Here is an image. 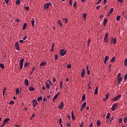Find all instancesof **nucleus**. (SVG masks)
Returning a JSON list of instances; mask_svg holds the SVG:
<instances>
[{"mask_svg":"<svg viewBox=\"0 0 127 127\" xmlns=\"http://www.w3.org/2000/svg\"><path fill=\"white\" fill-rule=\"evenodd\" d=\"M16 93L17 95H18V94H19V89L17 88L16 89Z\"/></svg>","mask_w":127,"mask_h":127,"instance_id":"4c0bfd02","label":"nucleus"},{"mask_svg":"<svg viewBox=\"0 0 127 127\" xmlns=\"http://www.w3.org/2000/svg\"><path fill=\"white\" fill-rule=\"evenodd\" d=\"M124 65L125 66H127V59H126L124 61Z\"/></svg>","mask_w":127,"mask_h":127,"instance_id":"f704fd0d","label":"nucleus"},{"mask_svg":"<svg viewBox=\"0 0 127 127\" xmlns=\"http://www.w3.org/2000/svg\"><path fill=\"white\" fill-rule=\"evenodd\" d=\"M37 100H33V107L34 108H35V107H36V105H37Z\"/></svg>","mask_w":127,"mask_h":127,"instance_id":"9b49d317","label":"nucleus"},{"mask_svg":"<svg viewBox=\"0 0 127 127\" xmlns=\"http://www.w3.org/2000/svg\"><path fill=\"white\" fill-rule=\"evenodd\" d=\"M115 60H116V58L114 57L111 59V62L112 63H114L115 62Z\"/></svg>","mask_w":127,"mask_h":127,"instance_id":"bb28decb","label":"nucleus"},{"mask_svg":"<svg viewBox=\"0 0 127 127\" xmlns=\"http://www.w3.org/2000/svg\"><path fill=\"white\" fill-rule=\"evenodd\" d=\"M66 126L67 127H71V125H70V123H67L66 124Z\"/></svg>","mask_w":127,"mask_h":127,"instance_id":"4d7b16f0","label":"nucleus"},{"mask_svg":"<svg viewBox=\"0 0 127 127\" xmlns=\"http://www.w3.org/2000/svg\"><path fill=\"white\" fill-rule=\"evenodd\" d=\"M104 42L106 43H108V37H105V38H104Z\"/></svg>","mask_w":127,"mask_h":127,"instance_id":"c9c22d12","label":"nucleus"},{"mask_svg":"<svg viewBox=\"0 0 127 127\" xmlns=\"http://www.w3.org/2000/svg\"><path fill=\"white\" fill-rule=\"evenodd\" d=\"M106 99H109V93H107L106 95Z\"/></svg>","mask_w":127,"mask_h":127,"instance_id":"13d9d810","label":"nucleus"},{"mask_svg":"<svg viewBox=\"0 0 127 127\" xmlns=\"http://www.w3.org/2000/svg\"><path fill=\"white\" fill-rule=\"evenodd\" d=\"M89 127H93V122L90 124Z\"/></svg>","mask_w":127,"mask_h":127,"instance_id":"338daca9","label":"nucleus"},{"mask_svg":"<svg viewBox=\"0 0 127 127\" xmlns=\"http://www.w3.org/2000/svg\"><path fill=\"white\" fill-rule=\"evenodd\" d=\"M49 83L50 85H51V86H52V85H53V83L52 82H51V81H50L49 82Z\"/></svg>","mask_w":127,"mask_h":127,"instance_id":"69168bd1","label":"nucleus"},{"mask_svg":"<svg viewBox=\"0 0 127 127\" xmlns=\"http://www.w3.org/2000/svg\"><path fill=\"white\" fill-rule=\"evenodd\" d=\"M47 8V9L49 8V5H48L47 3L45 4L44 5V9H46Z\"/></svg>","mask_w":127,"mask_h":127,"instance_id":"b1692460","label":"nucleus"},{"mask_svg":"<svg viewBox=\"0 0 127 127\" xmlns=\"http://www.w3.org/2000/svg\"><path fill=\"white\" fill-rule=\"evenodd\" d=\"M0 67L2 68V69H4V65L3 64H0Z\"/></svg>","mask_w":127,"mask_h":127,"instance_id":"72a5a7b5","label":"nucleus"},{"mask_svg":"<svg viewBox=\"0 0 127 127\" xmlns=\"http://www.w3.org/2000/svg\"><path fill=\"white\" fill-rule=\"evenodd\" d=\"M46 87L48 89H49L50 88V85L48 83H46Z\"/></svg>","mask_w":127,"mask_h":127,"instance_id":"c03bdc74","label":"nucleus"},{"mask_svg":"<svg viewBox=\"0 0 127 127\" xmlns=\"http://www.w3.org/2000/svg\"><path fill=\"white\" fill-rule=\"evenodd\" d=\"M87 74H88V75H90V70H87Z\"/></svg>","mask_w":127,"mask_h":127,"instance_id":"774afa93","label":"nucleus"},{"mask_svg":"<svg viewBox=\"0 0 127 127\" xmlns=\"http://www.w3.org/2000/svg\"><path fill=\"white\" fill-rule=\"evenodd\" d=\"M59 121V123L60 124H62V119H60Z\"/></svg>","mask_w":127,"mask_h":127,"instance_id":"e2e57ef3","label":"nucleus"},{"mask_svg":"<svg viewBox=\"0 0 127 127\" xmlns=\"http://www.w3.org/2000/svg\"><path fill=\"white\" fill-rule=\"evenodd\" d=\"M107 1H108V0H104V4H106V3H107Z\"/></svg>","mask_w":127,"mask_h":127,"instance_id":"0e129e2a","label":"nucleus"},{"mask_svg":"<svg viewBox=\"0 0 127 127\" xmlns=\"http://www.w3.org/2000/svg\"><path fill=\"white\" fill-rule=\"evenodd\" d=\"M66 67H67L68 69H70V68H71V64H69L66 65Z\"/></svg>","mask_w":127,"mask_h":127,"instance_id":"37998d69","label":"nucleus"},{"mask_svg":"<svg viewBox=\"0 0 127 127\" xmlns=\"http://www.w3.org/2000/svg\"><path fill=\"white\" fill-rule=\"evenodd\" d=\"M29 66V63H26L24 64V67H28Z\"/></svg>","mask_w":127,"mask_h":127,"instance_id":"473e14b6","label":"nucleus"},{"mask_svg":"<svg viewBox=\"0 0 127 127\" xmlns=\"http://www.w3.org/2000/svg\"><path fill=\"white\" fill-rule=\"evenodd\" d=\"M35 22V21L34 20V19L33 18L32 20H31V24L32 26H34V23Z\"/></svg>","mask_w":127,"mask_h":127,"instance_id":"393cba45","label":"nucleus"},{"mask_svg":"<svg viewBox=\"0 0 127 127\" xmlns=\"http://www.w3.org/2000/svg\"><path fill=\"white\" fill-rule=\"evenodd\" d=\"M58 23L59 25H60V26H61V27L63 26V23H62V22H61L60 20L58 21Z\"/></svg>","mask_w":127,"mask_h":127,"instance_id":"aec40b11","label":"nucleus"},{"mask_svg":"<svg viewBox=\"0 0 127 127\" xmlns=\"http://www.w3.org/2000/svg\"><path fill=\"white\" fill-rule=\"evenodd\" d=\"M83 126H84V122H82V123H81L80 127H83Z\"/></svg>","mask_w":127,"mask_h":127,"instance_id":"bf43d9fd","label":"nucleus"},{"mask_svg":"<svg viewBox=\"0 0 127 127\" xmlns=\"http://www.w3.org/2000/svg\"><path fill=\"white\" fill-rule=\"evenodd\" d=\"M127 118L125 117L124 118V123H127Z\"/></svg>","mask_w":127,"mask_h":127,"instance_id":"864d4df0","label":"nucleus"},{"mask_svg":"<svg viewBox=\"0 0 127 127\" xmlns=\"http://www.w3.org/2000/svg\"><path fill=\"white\" fill-rule=\"evenodd\" d=\"M118 105V103H115L112 105L111 110L113 112H114L115 111V109H116V108H117Z\"/></svg>","mask_w":127,"mask_h":127,"instance_id":"20e7f679","label":"nucleus"},{"mask_svg":"<svg viewBox=\"0 0 127 127\" xmlns=\"http://www.w3.org/2000/svg\"><path fill=\"white\" fill-rule=\"evenodd\" d=\"M119 123H123V118H121L119 119Z\"/></svg>","mask_w":127,"mask_h":127,"instance_id":"a18cd8bd","label":"nucleus"},{"mask_svg":"<svg viewBox=\"0 0 127 127\" xmlns=\"http://www.w3.org/2000/svg\"><path fill=\"white\" fill-rule=\"evenodd\" d=\"M71 119L73 121H75V116H74V113L73 111L71 112Z\"/></svg>","mask_w":127,"mask_h":127,"instance_id":"4468645a","label":"nucleus"},{"mask_svg":"<svg viewBox=\"0 0 127 127\" xmlns=\"http://www.w3.org/2000/svg\"><path fill=\"white\" fill-rule=\"evenodd\" d=\"M111 41L113 42V43H114V44H116V43H117V39H116V38H112Z\"/></svg>","mask_w":127,"mask_h":127,"instance_id":"ddd939ff","label":"nucleus"},{"mask_svg":"<svg viewBox=\"0 0 127 127\" xmlns=\"http://www.w3.org/2000/svg\"><path fill=\"white\" fill-rule=\"evenodd\" d=\"M62 86H63V81H61L60 83V87L61 90H62Z\"/></svg>","mask_w":127,"mask_h":127,"instance_id":"7c9ffc66","label":"nucleus"},{"mask_svg":"<svg viewBox=\"0 0 127 127\" xmlns=\"http://www.w3.org/2000/svg\"><path fill=\"white\" fill-rule=\"evenodd\" d=\"M121 97H122V95L121 94H119L116 97H114V99H113V101H118V100H119V99H120Z\"/></svg>","mask_w":127,"mask_h":127,"instance_id":"39448f33","label":"nucleus"},{"mask_svg":"<svg viewBox=\"0 0 127 127\" xmlns=\"http://www.w3.org/2000/svg\"><path fill=\"white\" fill-rule=\"evenodd\" d=\"M127 73H126L124 76V80H127Z\"/></svg>","mask_w":127,"mask_h":127,"instance_id":"8fccbe9b","label":"nucleus"},{"mask_svg":"<svg viewBox=\"0 0 127 127\" xmlns=\"http://www.w3.org/2000/svg\"><path fill=\"white\" fill-rule=\"evenodd\" d=\"M57 59H58V55H55V60H57Z\"/></svg>","mask_w":127,"mask_h":127,"instance_id":"49530a36","label":"nucleus"},{"mask_svg":"<svg viewBox=\"0 0 127 127\" xmlns=\"http://www.w3.org/2000/svg\"><path fill=\"white\" fill-rule=\"evenodd\" d=\"M14 104V102L12 101H11L10 102H9V104L10 105H13Z\"/></svg>","mask_w":127,"mask_h":127,"instance_id":"3c124183","label":"nucleus"},{"mask_svg":"<svg viewBox=\"0 0 127 127\" xmlns=\"http://www.w3.org/2000/svg\"><path fill=\"white\" fill-rule=\"evenodd\" d=\"M82 16H83L84 20H86V16H87V13H83Z\"/></svg>","mask_w":127,"mask_h":127,"instance_id":"6ab92c4d","label":"nucleus"},{"mask_svg":"<svg viewBox=\"0 0 127 127\" xmlns=\"http://www.w3.org/2000/svg\"><path fill=\"white\" fill-rule=\"evenodd\" d=\"M15 48L16 49V50H18V51H19V44L18 43V42L15 43Z\"/></svg>","mask_w":127,"mask_h":127,"instance_id":"423d86ee","label":"nucleus"},{"mask_svg":"<svg viewBox=\"0 0 127 127\" xmlns=\"http://www.w3.org/2000/svg\"><path fill=\"white\" fill-rule=\"evenodd\" d=\"M45 65H46V62H43L40 64V66H45Z\"/></svg>","mask_w":127,"mask_h":127,"instance_id":"4be33fe9","label":"nucleus"},{"mask_svg":"<svg viewBox=\"0 0 127 127\" xmlns=\"http://www.w3.org/2000/svg\"><path fill=\"white\" fill-rule=\"evenodd\" d=\"M26 26H27V23H24L23 26V29H25L26 28Z\"/></svg>","mask_w":127,"mask_h":127,"instance_id":"a878e982","label":"nucleus"},{"mask_svg":"<svg viewBox=\"0 0 127 127\" xmlns=\"http://www.w3.org/2000/svg\"><path fill=\"white\" fill-rule=\"evenodd\" d=\"M97 125L98 127H100V126H101V121L98 120L97 122Z\"/></svg>","mask_w":127,"mask_h":127,"instance_id":"cd10ccee","label":"nucleus"},{"mask_svg":"<svg viewBox=\"0 0 127 127\" xmlns=\"http://www.w3.org/2000/svg\"><path fill=\"white\" fill-rule=\"evenodd\" d=\"M9 121H10V119L6 118L4 120L3 123L5 125L6 124H7V123H8Z\"/></svg>","mask_w":127,"mask_h":127,"instance_id":"1a4fd4ad","label":"nucleus"},{"mask_svg":"<svg viewBox=\"0 0 127 127\" xmlns=\"http://www.w3.org/2000/svg\"><path fill=\"white\" fill-rule=\"evenodd\" d=\"M121 76L122 74L121 73H119L118 75L119 84H120V83H121V82L123 81V77H122Z\"/></svg>","mask_w":127,"mask_h":127,"instance_id":"f03ea898","label":"nucleus"},{"mask_svg":"<svg viewBox=\"0 0 127 127\" xmlns=\"http://www.w3.org/2000/svg\"><path fill=\"white\" fill-rule=\"evenodd\" d=\"M90 85H91V83H88L87 85V86L88 87V89H91V87H90Z\"/></svg>","mask_w":127,"mask_h":127,"instance_id":"680f3d73","label":"nucleus"},{"mask_svg":"<svg viewBox=\"0 0 127 127\" xmlns=\"http://www.w3.org/2000/svg\"><path fill=\"white\" fill-rule=\"evenodd\" d=\"M109 59H110V57L109 56H106L105 57V60H104V64H106V63H107V61H108Z\"/></svg>","mask_w":127,"mask_h":127,"instance_id":"9d476101","label":"nucleus"},{"mask_svg":"<svg viewBox=\"0 0 127 127\" xmlns=\"http://www.w3.org/2000/svg\"><path fill=\"white\" fill-rule=\"evenodd\" d=\"M90 43H91V39H89L88 40V43H87L88 46H90Z\"/></svg>","mask_w":127,"mask_h":127,"instance_id":"ea45409f","label":"nucleus"},{"mask_svg":"<svg viewBox=\"0 0 127 127\" xmlns=\"http://www.w3.org/2000/svg\"><path fill=\"white\" fill-rule=\"evenodd\" d=\"M66 52H67V51H66L64 49H62V50H60V54H61V55H62V56H64V55H65V54H66Z\"/></svg>","mask_w":127,"mask_h":127,"instance_id":"7ed1b4c3","label":"nucleus"},{"mask_svg":"<svg viewBox=\"0 0 127 127\" xmlns=\"http://www.w3.org/2000/svg\"><path fill=\"white\" fill-rule=\"evenodd\" d=\"M69 4L70 5H72V0H69Z\"/></svg>","mask_w":127,"mask_h":127,"instance_id":"6e6d98bb","label":"nucleus"},{"mask_svg":"<svg viewBox=\"0 0 127 127\" xmlns=\"http://www.w3.org/2000/svg\"><path fill=\"white\" fill-rule=\"evenodd\" d=\"M42 96H40L37 98V101H42Z\"/></svg>","mask_w":127,"mask_h":127,"instance_id":"a19ab883","label":"nucleus"},{"mask_svg":"<svg viewBox=\"0 0 127 127\" xmlns=\"http://www.w3.org/2000/svg\"><path fill=\"white\" fill-rule=\"evenodd\" d=\"M73 6L75 7V8H77V2H74L73 3Z\"/></svg>","mask_w":127,"mask_h":127,"instance_id":"58836bf2","label":"nucleus"},{"mask_svg":"<svg viewBox=\"0 0 127 127\" xmlns=\"http://www.w3.org/2000/svg\"><path fill=\"white\" fill-rule=\"evenodd\" d=\"M59 109H62L63 108H64V103L63 102H62L60 105L58 106Z\"/></svg>","mask_w":127,"mask_h":127,"instance_id":"0eeeda50","label":"nucleus"},{"mask_svg":"<svg viewBox=\"0 0 127 127\" xmlns=\"http://www.w3.org/2000/svg\"><path fill=\"white\" fill-rule=\"evenodd\" d=\"M85 71H86V70L85 69V68H83L81 72V75L82 78H83V77L85 76Z\"/></svg>","mask_w":127,"mask_h":127,"instance_id":"6e6552de","label":"nucleus"},{"mask_svg":"<svg viewBox=\"0 0 127 127\" xmlns=\"http://www.w3.org/2000/svg\"><path fill=\"white\" fill-rule=\"evenodd\" d=\"M23 62H24V59H21L19 60L20 69H22L23 67Z\"/></svg>","mask_w":127,"mask_h":127,"instance_id":"f257e3e1","label":"nucleus"},{"mask_svg":"<svg viewBox=\"0 0 127 127\" xmlns=\"http://www.w3.org/2000/svg\"><path fill=\"white\" fill-rule=\"evenodd\" d=\"M59 94H60V93H58V94H57L54 97V98L53 99V102H54V101H55V99L57 98H58V96H59Z\"/></svg>","mask_w":127,"mask_h":127,"instance_id":"f8f14e48","label":"nucleus"},{"mask_svg":"<svg viewBox=\"0 0 127 127\" xmlns=\"http://www.w3.org/2000/svg\"><path fill=\"white\" fill-rule=\"evenodd\" d=\"M15 3L16 4H19V3H20V0H16Z\"/></svg>","mask_w":127,"mask_h":127,"instance_id":"e433bc0d","label":"nucleus"},{"mask_svg":"<svg viewBox=\"0 0 127 127\" xmlns=\"http://www.w3.org/2000/svg\"><path fill=\"white\" fill-rule=\"evenodd\" d=\"M86 106H87V102H84L82 104L81 107H82V108H85Z\"/></svg>","mask_w":127,"mask_h":127,"instance_id":"a211bd4d","label":"nucleus"},{"mask_svg":"<svg viewBox=\"0 0 127 127\" xmlns=\"http://www.w3.org/2000/svg\"><path fill=\"white\" fill-rule=\"evenodd\" d=\"M100 7H101V5H99L96 7V9L99 10V9H100Z\"/></svg>","mask_w":127,"mask_h":127,"instance_id":"603ef678","label":"nucleus"},{"mask_svg":"<svg viewBox=\"0 0 127 127\" xmlns=\"http://www.w3.org/2000/svg\"><path fill=\"white\" fill-rule=\"evenodd\" d=\"M63 21H65V23L68 22V19L67 18H63Z\"/></svg>","mask_w":127,"mask_h":127,"instance_id":"c756f323","label":"nucleus"},{"mask_svg":"<svg viewBox=\"0 0 127 127\" xmlns=\"http://www.w3.org/2000/svg\"><path fill=\"white\" fill-rule=\"evenodd\" d=\"M82 101H85L86 100V95L85 94H83L82 97Z\"/></svg>","mask_w":127,"mask_h":127,"instance_id":"412c9836","label":"nucleus"},{"mask_svg":"<svg viewBox=\"0 0 127 127\" xmlns=\"http://www.w3.org/2000/svg\"><path fill=\"white\" fill-rule=\"evenodd\" d=\"M101 1H102V0H99V1L96 2V4H99L101 2Z\"/></svg>","mask_w":127,"mask_h":127,"instance_id":"052dcab7","label":"nucleus"},{"mask_svg":"<svg viewBox=\"0 0 127 127\" xmlns=\"http://www.w3.org/2000/svg\"><path fill=\"white\" fill-rule=\"evenodd\" d=\"M98 86H97L96 87L95 91H94V94L95 95H98Z\"/></svg>","mask_w":127,"mask_h":127,"instance_id":"dca6fc26","label":"nucleus"},{"mask_svg":"<svg viewBox=\"0 0 127 127\" xmlns=\"http://www.w3.org/2000/svg\"><path fill=\"white\" fill-rule=\"evenodd\" d=\"M114 11V8L112 7L110 9V13H112V12Z\"/></svg>","mask_w":127,"mask_h":127,"instance_id":"79ce46f5","label":"nucleus"},{"mask_svg":"<svg viewBox=\"0 0 127 127\" xmlns=\"http://www.w3.org/2000/svg\"><path fill=\"white\" fill-rule=\"evenodd\" d=\"M24 84L25 86H28V79H25Z\"/></svg>","mask_w":127,"mask_h":127,"instance_id":"2eb2a0df","label":"nucleus"},{"mask_svg":"<svg viewBox=\"0 0 127 127\" xmlns=\"http://www.w3.org/2000/svg\"><path fill=\"white\" fill-rule=\"evenodd\" d=\"M110 116H111V114L110 113H108L106 116L107 120H108V119L110 118Z\"/></svg>","mask_w":127,"mask_h":127,"instance_id":"2f4dec72","label":"nucleus"},{"mask_svg":"<svg viewBox=\"0 0 127 127\" xmlns=\"http://www.w3.org/2000/svg\"><path fill=\"white\" fill-rule=\"evenodd\" d=\"M114 120V116H113L111 119H110V124H111V123H112V122H113V120Z\"/></svg>","mask_w":127,"mask_h":127,"instance_id":"de8ad7c7","label":"nucleus"},{"mask_svg":"<svg viewBox=\"0 0 127 127\" xmlns=\"http://www.w3.org/2000/svg\"><path fill=\"white\" fill-rule=\"evenodd\" d=\"M120 19H121V16L118 15L116 17V20L117 21H120Z\"/></svg>","mask_w":127,"mask_h":127,"instance_id":"c85d7f7f","label":"nucleus"},{"mask_svg":"<svg viewBox=\"0 0 127 127\" xmlns=\"http://www.w3.org/2000/svg\"><path fill=\"white\" fill-rule=\"evenodd\" d=\"M107 22H108V19L105 18L104 19V26L106 25V24H107Z\"/></svg>","mask_w":127,"mask_h":127,"instance_id":"f3484780","label":"nucleus"},{"mask_svg":"<svg viewBox=\"0 0 127 127\" xmlns=\"http://www.w3.org/2000/svg\"><path fill=\"white\" fill-rule=\"evenodd\" d=\"M25 9H26V10H27V11H28V10H29V7L28 6L25 7Z\"/></svg>","mask_w":127,"mask_h":127,"instance_id":"09e8293b","label":"nucleus"},{"mask_svg":"<svg viewBox=\"0 0 127 127\" xmlns=\"http://www.w3.org/2000/svg\"><path fill=\"white\" fill-rule=\"evenodd\" d=\"M29 90L30 92H33V91H34V87H30L29 88Z\"/></svg>","mask_w":127,"mask_h":127,"instance_id":"5701e85b","label":"nucleus"},{"mask_svg":"<svg viewBox=\"0 0 127 127\" xmlns=\"http://www.w3.org/2000/svg\"><path fill=\"white\" fill-rule=\"evenodd\" d=\"M119 2H121V3L124 2V0H118Z\"/></svg>","mask_w":127,"mask_h":127,"instance_id":"5fc2aeb1","label":"nucleus"}]
</instances>
